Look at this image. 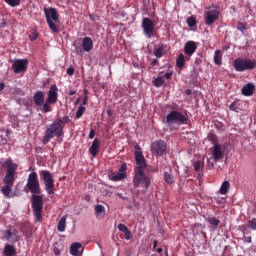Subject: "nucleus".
<instances>
[{
	"mask_svg": "<svg viewBox=\"0 0 256 256\" xmlns=\"http://www.w3.org/2000/svg\"><path fill=\"white\" fill-rule=\"evenodd\" d=\"M135 175H134V187H139V185L145 186V189H149V185H151V179L148 176H145V167L147 164L145 163V156H143V152H141V147L139 145L135 146Z\"/></svg>",
	"mask_w": 256,
	"mask_h": 256,
	"instance_id": "nucleus-1",
	"label": "nucleus"
},
{
	"mask_svg": "<svg viewBox=\"0 0 256 256\" xmlns=\"http://www.w3.org/2000/svg\"><path fill=\"white\" fill-rule=\"evenodd\" d=\"M63 130L59 123L53 122L50 126L46 129L44 138H43V145H47L51 139L54 137H62Z\"/></svg>",
	"mask_w": 256,
	"mask_h": 256,
	"instance_id": "nucleus-2",
	"label": "nucleus"
},
{
	"mask_svg": "<svg viewBox=\"0 0 256 256\" xmlns=\"http://www.w3.org/2000/svg\"><path fill=\"white\" fill-rule=\"evenodd\" d=\"M44 14H45L48 26L50 27L52 33H58L59 28H57V24H55L57 23V21H59V13L57 12V9L45 8Z\"/></svg>",
	"mask_w": 256,
	"mask_h": 256,
	"instance_id": "nucleus-3",
	"label": "nucleus"
},
{
	"mask_svg": "<svg viewBox=\"0 0 256 256\" xmlns=\"http://www.w3.org/2000/svg\"><path fill=\"white\" fill-rule=\"evenodd\" d=\"M39 176L41 181L44 182L45 190L48 195H53L55 193V180H53V175L48 170L39 171Z\"/></svg>",
	"mask_w": 256,
	"mask_h": 256,
	"instance_id": "nucleus-4",
	"label": "nucleus"
},
{
	"mask_svg": "<svg viewBox=\"0 0 256 256\" xmlns=\"http://www.w3.org/2000/svg\"><path fill=\"white\" fill-rule=\"evenodd\" d=\"M235 71L243 73V71H251L255 69L256 63L254 60L247 58H238L233 62Z\"/></svg>",
	"mask_w": 256,
	"mask_h": 256,
	"instance_id": "nucleus-5",
	"label": "nucleus"
},
{
	"mask_svg": "<svg viewBox=\"0 0 256 256\" xmlns=\"http://www.w3.org/2000/svg\"><path fill=\"white\" fill-rule=\"evenodd\" d=\"M26 189H28V191H30V193L33 195H39V193H41V185L39 184L37 172H31L28 175Z\"/></svg>",
	"mask_w": 256,
	"mask_h": 256,
	"instance_id": "nucleus-6",
	"label": "nucleus"
},
{
	"mask_svg": "<svg viewBox=\"0 0 256 256\" xmlns=\"http://www.w3.org/2000/svg\"><path fill=\"white\" fill-rule=\"evenodd\" d=\"M32 208L36 221H41V218L43 217V197H41V195H32Z\"/></svg>",
	"mask_w": 256,
	"mask_h": 256,
	"instance_id": "nucleus-7",
	"label": "nucleus"
},
{
	"mask_svg": "<svg viewBox=\"0 0 256 256\" xmlns=\"http://www.w3.org/2000/svg\"><path fill=\"white\" fill-rule=\"evenodd\" d=\"M167 123H177L178 125H187V116L183 115L181 112L172 111L166 117Z\"/></svg>",
	"mask_w": 256,
	"mask_h": 256,
	"instance_id": "nucleus-8",
	"label": "nucleus"
},
{
	"mask_svg": "<svg viewBox=\"0 0 256 256\" xmlns=\"http://www.w3.org/2000/svg\"><path fill=\"white\" fill-rule=\"evenodd\" d=\"M151 151L153 155L161 157L167 153V143L163 140H158L152 143Z\"/></svg>",
	"mask_w": 256,
	"mask_h": 256,
	"instance_id": "nucleus-9",
	"label": "nucleus"
},
{
	"mask_svg": "<svg viewBox=\"0 0 256 256\" xmlns=\"http://www.w3.org/2000/svg\"><path fill=\"white\" fill-rule=\"evenodd\" d=\"M142 29L143 33L148 39L153 37V33L155 32V23L151 18H143L142 20Z\"/></svg>",
	"mask_w": 256,
	"mask_h": 256,
	"instance_id": "nucleus-10",
	"label": "nucleus"
},
{
	"mask_svg": "<svg viewBox=\"0 0 256 256\" xmlns=\"http://www.w3.org/2000/svg\"><path fill=\"white\" fill-rule=\"evenodd\" d=\"M220 14L221 13L217 8L208 9L207 11H205V23L209 26L213 25V23H215V21L219 19Z\"/></svg>",
	"mask_w": 256,
	"mask_h": 256,
	"instance_id": "nucleus-11",
	"label": "nucleus"
},
{
	"mask_svg": "<svg viewBox=\"0 0 256 256\" xmlns=\"http://www.w3.org/2000/svg\"><path fill=\"white\" fill-rule=\"evenodd\" d=\"M29 65V60L22 59V60H15L12 64V69L14 73H25L27 71V66Z\"/></svg>",
	"mask_w": 256,
	"mask_h": 256,
	"instance_id": "nucleus-12",
	"label": "nucleus"
},
{
	"mask_svg": "<svg viewBox=\"0 0 256 256\" xmlns=\"http://www.w3.org/2000/svg\"><path fill=\"white\" fill-rule=\"evenodd\" d=\"M110 181H123L127 177V166L122 164L119 171L109 174Z\"/></svg>",
	"mask_w": 256,
	"mask_h": 256,
	"instance_id": "nucleus-13",
	"label": "nucleus"
},
{
	"mask_svg": "<svg viewBox=\"0 0 256 256\" xmlns=\"http://www.w3.org/2000/svg\"><path fill=\"white\" fill-rule=\"evenodd\" d=\"M171 77H173V72L168 71L165 73V75H163V72H161L153 81L154 87H162V85H165V79H171Z\"/></svg>",
	"mask_w": 256,
	"mask_h": 256,
	"instance_id": "nucleus-14",
	"label": "nucleus"
},
{
	"mask_svg": "<svg viewBox=\"0 0 256 256\" xmlns=\"http://www.w3.org/2000/svg\"><path fill=\"white\" fill-rule=\"evenodd\" d=\"M59 89L57 88V86L52 85L48 91V98L46 99V101H48V103H52V105H55V103H57V99L59 98Z\"/></svg>",
	"mask_w": 256,
	"mask_h": 256,
	"instance_id": "nucleus-15",
	"label": "nucleus"
},
{
	"mask_svg": "<svg viewBox=\"0 0 256 256\" xmlns=\"http://www.w3.org/2000/svg\"><path fill=\"white\" fill-rule=\"evenodd\" d=\"M224 155H225V151H223V148L221 147V145L214 144L211 159H213V161H219L223 159Z\"/></svg>",
	"mask_w": 256,
	"mask_h": 256,
	"instance_id": "nucleus-16",
	"label": "nucleus"
},
{
	"mask_svg": "<svg viewBox=\"0 0 256 256\" xmlns=\"http://www.w3.org/2000/svg\"><path fill=\"white\" fill-rule=\"evenodd\" d=\"M4 239L10 243H17L19 241V233L17 231L5 230Z\"/></svg>",
	"mask_w": 256,
	"mask_h": 256,
	"instance_id": "nucleus-17",
	"label": "nucleus"
},
{
	"mask_svg": "<svg viewBox=\"0 0 256 256\" xmlns=\"http://www.w3.org/2000/svg\"><path fill=\"white\" fill-rule=\"evenodd\" d=\"M195 51H197V44L193 41L186 42L184 46V53L188 55V57H191Z\"/></svg>",
	"mask_w": 256,
	"mask_h": 256,
	"instance_id": "nucleus-18",
	"label": "nucleus"
},
{
	"mask_svg": "<svg viewBox=\"0 0 256 256\" xmlns=\"http://www.w3.org/2000/svg\"><path fill=\"white\" fill-rule=\"evenodd\" d=\"M34 103L37 107H41L43 106V103H45V92L43 91H37L35 94H34Z\"/></svg>",
	"mask_w": 256,
	"mask_h": 256,
	"instance_id": "nucleus-19",
	"label": "nucleus"
},
{
	"mask_svg": "<svg viewBox=\"0 0 256 256\" xmlns=\"http://www.w3.org/2000/svg\"><path fill=\"white\" fill-rule=\"evenodd\" d=\"M82 49L86 53H89L93 49V39L91 37H85L82 40Z\"/></svg>",
	"mask_w": 256,
	"mask_h": 256,
	"instance_id": "nucleus-20",
	"label": "nucleus"
},
{
	"mask_svg": "<svg viewBox=\"0 0 256 256\" xmlns=\"http://www.w3.org/2000/svg\"><path fill=\"white\" fill-rule=\"evenodd\" d=\"M99 147H101V142L99 141V139L95 138L92 142L91 147L89 148L92 157H97V153H99Z\"/></svg>",
	"mask_w": 256,
	"mask_h": 256,
	"instance_id": "nucleus-21",
	"label": "nucleus"
},
{
	"mask_svg": "<svg viewBox=\"0 0 256 256\" xmlns=\"http://www.w3.org/2000/svg\"><path fill=\"white\" fill-rule=\"evenodd\" d=\"M253 91H255V85L248 83L243 86L242 95H245V97H251V95H253Z\"/></svg>",
	"mask_w": 256,
	"mask_h": 256,
	"instance_id": "nucleus-22",
	"label": "nucleus"
},
{
	"mask_svg": "<svg viewBox=\"0 0 256 256\" xmlns=\"http://www.w3.org/2000/svg\"><path fill=\"white\" fill-rule=\"evenodd\" d=\"M118 230L121 231V233H124L126 241H129L131 237H133L131 231H129V228H127L125 224H118Z\"/></svg>",
	"mask_w": 256,
	"mask_h": 256,
	"instance_id": "nucleus-23",
	"label": "nucleus"
},
{
	"mask_svg": "<svg viewBox=\"0 0 256 256\" xmlns=\"http://www.w3.org/2000/svg\"><path fill=\"white\" fill-rule=\"evenodd\" d=\"M70 253L73 256L81 255V243L75 242L70 246Z\"/></svg>",
	"mask_w": 256,
	"mask_h": 256,
	"instance_id": "nucleus-24",
	"label": "nucleus"
},
{
	"mask_svg": "<svg viewBox=\"0 0 256 256\" xmlns=\"http://www.w3.org/2000/svg\"><path fill=\"white\" fill-rule=\"evenodd\" d=\"M3 253L6 256H13V255H15V253H17V250L15 249V246L5 244Z\"/></svg>",
	"mask_w": 256,
	"mask_h": 256,
	"instance_id": "nucleus-25",
	"label": "nucleus"
},
{
	"mask_svg": "<svg viewBox=\"0 0 256 256\" xmlns=\"http://www.w3.org/2000/svg\"><path fill=\"white\" fill-rule=\"evenodd\" d=\"M5 185H13L15 183V174L11 172H6V176L4 177Z\"/></svg>",
	"mask_w": 256,
	"mask_h": 256,
	"instance_id": "nucleus-26",
	"label": "nucleus"
},
{
	"mask_svg": "<svg viewBox=\"0 0 256 256\" xmlns=\"http://www.w3.org/2000/svg\"><path fill=\"white\" fill-rule=\"evenodd\" d=\"M66 223H67V216H63L60 221L58 222V226H57V230L60 233H64L65 231V227H66Z\"/></svg>",
	"mask_w": 256,
	"mask_h": 256,
	"instance_id": "nucleus-27",
	"label": "nucleus"
},
{
	"mask_svg": "<svg viewBox=\"0 0 256 256\" xmlns=\"http://www.w3.org/2000/svg\"><path fill=\"white\" fill-rule=\"evenodd\" d=\"M155 57L161 58L165 55V46L162 44L154 49Z\"/></svg>",
	"mask_w": 256,
	"mask_h": 256,
	"instance_id": "nucleus-28",
	"label": "nucleus"
},
{
	"mask_svg": "<svg viewBox=\"0 0 256 256\" xmlns=\"http://www.w3.org/2000/svg\"><path fill=\"white\" fill-rule=\"evenodd\" d=\"M229 187H231V185L229 184V181H224L219 189L220 195H227L229 191Z\"/></svg>",
	"mask_w": 256,
	"mask_h": 256,
	"instance_id": "nucleus-29",
	"label": "nucleus"
},
{
	"mask_svg": "<svg viewBox=\"0 0 256 256\" xmlns=\"http://www.w3.org/2000/svg\"><path fill=\"white\" fill-rule=\"evenodd\" d=\"M208 223L210 225H212V229H217V227H219V224L221 223V221L215 217H209Z\"/></svg>",
	"mask_w": 256,
	"mask_h": 256,
	"instance_id": "nucleus-30",
	"label": "nucleus"
},
{
	"mask_svg": "<svg viewBox=\"0 0 256 256\" xmlns=\"http://www.w3.org/2000/svg\"><path fill=\"white\" fill-rule=\"evenodd\" d=\"M221 59H223V55L221 54V50H216L214 54V63L216 65H221Z\"/></svg>",
	"mask_w": 256,
	"mask_h": 256,
	"instance_id": "nucleus-31",
	"label": "nucleus"
},
{
	"mask_svg": "<svg viewBox=\"0 0 256 256\" xmlns=\"http://www.w3.org/2000/svg\"><path fill=\"white\" fill-rule=\"evenodd\" d=\"M176 65L179 67V69H183V67H185V55H179L178 59L176 60Z\"/></svg>",
	"mask_w": 256,
	"mask_h": 256,
	"instance_id": "nucleus-32",
	"label": "nucleus"
},
{
	"mask_svg": "<svg viewBox=\"0 0 256 256\" xmlns=\"http://www.w3.org/2000/svg\"><path fill=\"white\" fill-rule=\"evenodd\" d=\"M7 165V173H12L15 175V171H17V164L6 162Z\"/></svg>",
	"mask_w": 256,
	"mask_h": 256,
	"instance_id": "nucleus-33",
	"label": "nucleus"
},
{
	"mask_svg": "<svg viewBox=\"0 0 256 256\" xmlns=\"http://www.w3.org/2000/svg\"><path fill=\"white\" fill-rule=\"evenodd\" d=\"M51 104H53V102H49V100H46L45 103L42 104L43 113H51Z\"/></svg>",
	"mask_w": 256,
	"mask_h": 256,
	"instance_id": "nucleus-34",
	"label": "nucleus"
},
{
	"mask_svg": "<svg viewBox=\"0 0 256 256\" xmlns=\"http://www.w3.org/2000/svg\"><path fill=\"white\" fill-rule=\"evenodd\" d=\"M1 192L3 193V195L5 197H11L10 193H11V185L10 184H6L4 187H2Z\"/></svg>",
	"mask_w": 256,
	"mask_h": 256,
	"instance_id": "nucleus-35",
	"label": "nucleus"
},
{
	"mask_svg": "<svg viewBox=\"0 0 256 256\" xmlns=\"http://www.w3.org/2000/svg\"><path fill=\"white\" fill-rule=\"evenodd\" d=\"M55 122L59 123V125L62 127V130H63V127H65V125L69 123V116H64L63 118H59Z\"/></svg>",
	"mask_w": 256,
	"mask_h": 256,
	"instance_id": "nucleus-36",
	"label": "nucleus"
},
{
	"mask_svg": "<svg viewBox=\"0 0 256 256\" xmlns=\"http://www.w3.org/2000/svg\"><path fill=\"white\" fill-rule=\"evenodd\" d=\"M164 179L166 183H169L170 185L175 183V180L173 179V175L169 174V172L164 173Z\"/></svg>",
	"mask_w": 256,
	"mask_h": 256,
	"instance_id": "nucleus-37",
	"label": "nucleus"
},
{
	"mask_svg": "<svg viewBox=\"0 0 256 256\" xmlns=\"http://www.w3.org/2000/svg\"><path fill=\"white\" fill-rule=\"evenodd\" d=\"M96 215H105V206L96 205L95 206Z\"/></svg>",
	"mask_w": 256,
	"mask_h": 256,
	"instance_id": "nucleus-38",
	"label": "nucleus"
},
{
	"mask_svg": "<svg viewBox=\"0 0 256 256\" xmlns=\"http://www.w3.org/2000/svg\"><path fill=\"white\" fill-rule=\"evenodd\" d=\"M83 113H85V106L80 105V106L78 107L77 112H76V118H77V119H81V117H83Z\"/></svg>",
	"mask_w": 256,
	"mask_h": 256,
	"instance_id": "nucleus-39",
	"label": "nucleus"
},
{
	"mask_svg": "<svg viewBox=\"0 0 256 256\" xmlns=\"http://www.w3.org/2000/svg\"><path fill=\"white\" fill-rule=\"evenodd\" d=\"M187 25L188 27H195V25H197V20L195 19V17H189L187 19Z\"/></svg>",
	"mask_w": 256,
	"mask_h": 256,
	"instance_id": "nucleus-40",
	"label": "nucleus"
},
{
	"mask_svg": "<svg viewBox=\"0 0 256 256\" xmlns=\"http://www.w3.org/2000/svg\"><path fill=\"white\" fill-rule=\"evenodd\" d=\"M5 2L10 5V7H17L21 0H5Z\"/></svg>",
	"mask_w": 256,
	"mask_h": 256,
	"instance_id": "nucleus-41",
	"label": "nucleus"
},
{
	"mask_svg": "<svg viewBox=\"0 0 256 256\" xmlns=\"http://www.w3.org/2000/svg\"><path fill=\"white\" fill-rule=\"evenodd\" d=\"M248 228L252 229V231H256V218H253L248 222Z\"/></svg>",
	"mask_w": 256,
	"mask_h": 256,
	"instance_id": "nucleus-42",
	"label": "nucleus"
},
{
	"mask_svg": "<svg viewBox=\"0 0 256 256\" xmlns=\"http://www.w3.org/2000/svg\"><path fill=\"white\" fill-rule=\"evenodd\" d=\"M237 29L243 33L247 29V26L243 22H240L237 25Z\"/></svg>",
	"mask_w": 256,
	"mask_h": 256,
	"instance_id": "nucleus-43",
	"label": "nucleus"
},
{
	"mask_svg": "<svg viewBox=\"0 0 256 256\" xmlns=\"http://www.w3.org/2000/svg\"><path fill=\"white\" fill-rule=\"evenodd\" d=\"M193 166L197 173H201V162H194Z\"/></svg>",
	"mask_w": 256,
	"mask_h": 256,
	"instance_id": "nucleus-44",
	"label": "nucleus"
},
{
	"mask_svg": "<svg viewBox=\"0 0 256 256\" xmlns=\"http://www.w3.org/2000/svg\"><path fill=\"white\" fill-rule=\"evenodd\" d=\"M39 37V33L33 32L31 35H29L30 41H35Z\"/></svg>",
	"mask_w": 256,
	"mask_h": 256,
	"instance_id": "nucleus-45",
	"label": "nucleus"
},
{
	"mask_svg": "<svg viewBox=\"0 0 256 256\" xmlns=\"http://www.w3.org/2000/svg\"><path fill=\"white\" fill-rule=\"evenodd\" d=\"M230 111H236L237 109H239V107H237V102H233L230 106H229Z\"/></svg>",
	"mask_w": 256,
	"mask_h": 256,
	"instance_id": "nucleus-46",
	"label": "nucleus"
},
{
	"mask_svg": "<svg viewBox=\"0 0 256 256\" xmlns=\"http://www.w3.org/2000/svg\"><path fill=\"white\" fill-rule=\"evenodd\" d=\"M54 253L55 255H60L61 253V248L57 247V244L54 246Z\"/></svg>",
	"mask_w": 256,
	"mask_h": 256,
	"instance_id": "nucleus-47",
	"label": "nucleus"
},
{
	"mask_svg": "<svg viewBox=\"0 0 256 256\" xmlns=\"http://www.w3.org/2000/svg\"><path fill=\"white\" fill-rule=\"evenodd\" d=\"M73 73H75V69H73V67H69V68L67 69V74H68V75H73Z\"/></svg>",
	"mask_w": 256,
	"mask_h": 256,
	"instance_id": "nucleus-48",
	"label": "nucleus"
},
{
	"mask_svg": "<svg viewBox=\"0 0 256 256\" xmlns=\"http://www.w3.org/2000/svg\"><path fill=\"white\" fill-rule=\"evenodd\" d=\"M95 137V130L91 129L89 133V139H93Z\"/></svg>",
	"mask_w": 256,
	"mask_h": 256,
	"instance_id": "nucleus-49",
	"label": "nucleus"
},
{
	"mask_svg": "<svg viewBox=\"0 0 256 256\" xmlns=\"http://www.w3.org/2000/svg\"><path fill=\"white\" fill-rule=\"evenodd\" d=\"M208 139H210L211 141H213L215 143V141H217V136L216 135H209Z\"/></svg>",
	"mask_w": 256,
	"mask_h": 256,
	"instance_id": "nucleus-50",
	"label": "nucleus"
},
{
	"mask_svg": "<svg viewBox=\"0 0 256 256\" xmlns=\"http://www.w3.org/2000/svg\"><path fill=\"white\" fill-rule=\"evenodd\" d=\"M239 229L243 232V235H245L246 231H247V227H245L244 225L239 226Z\"/></svg>",
	"mask_w": 256,
	"mask_h": 256,
	"instance_id": "nucleus-51",
	"label": "nucleus"
},
{
	"mask_svg": "<svg viewBox=\"0 0 256 256\" xmlns=\"http://www.w3.org/2000/svg\"><path fill=\"white\" fill-rule=\"evenodd\" d=\"M106 113H107L108 117H111V115H113V111L111 109H107Z\"/></svg>",
	"mask_w": 256,
	"mask_h": 256,
	"instance_id": "nucleus-52",
	"label": "nucleus"
},
{
	"mask_svg": "<svg viewBox=\"0 0 256 256\" xmlns=\"http://www.w3.org/2000/svg\"><path fill=\"white\" fill-rule=\"evenodd\" d=\"M245 243H251V236L244 238Z\"/></svg>",
	"mask_w": 256,
	"mask_h": 256,
	"instance_id": "nucleus-53",
	"label": "nucleus"
},
{
	"mask_svg": "<svg viewBox=\"0 0 256 256\" xmlns=\"http://www.w3.org/2000/svg\"><path fill=\"white\" fill-rule=\"evenodd\" d=\"M75 90H69V92H68V95H70V96H73V95H75Z\"/></svg>",
	"mask_w": 256,
	"mask_h": 256,
	"instance_id": "nucleus-54",
	"label": "nucleus"
},
{
	"mask_svg": "<svg viewBox=\"0 0 256 256\" xmlns=\"http://www.w3.org/2000/svg\"><path fill=\"white\" fill-rule=\"evenodd\" d=\"M5 89V84L4 83H0V91H3Z\"/></svg>",
	"mask_w": 256,
	"mask_h": 256,
	"instance_id": "nucleus-55",
	"label": "nucleus"
},
{
	"mask_svg": "<svg viewBox=\"0 0 256 256\" xmlns=\"http://www.w3.org/2000/svg\"><path fill=\"white\" fill-rule=\"evenodd\" d=\"M76 53H77V55H79L81 53V48L80 47H76Z\"/></svg>",
	"mask_w": 256,
	"mask_h": 256,
	"instance_id": "nucleus-56",
	"label": "nucleus"
},
{
	"mask_svg": "<svg viewBox=\"0 0 256 256\" xmlns=\"http://www.w3.org/2000/svg\"><path fill=\"white\" fill-rule=\"evenodd\" d=\"M0 143H1V145H6L7 144V139H2V141Z\"/></svg>",
	"mask_w": 256,
	"mask_h": 256,
	"instance_id": "nucleus-57",
	"label": "nucleus"
},
{
	"mask_svg": "<svg viewBox=\"0 0 256 256\" xmlns=\"http://www.w3.org/2000/svg\"><path fill=\"white\" fill-rule=\"evenodd\" d=\"M87 101H88L87 96H85L84 99H83V105H87Z\"/></svg>",
	"mask_w": 256,
	"mask_h": 256,
	"instance_id": "nucleus-58",
	"label": "nucleus"
},
{
	"mask_svg": "<svg viewBox=\"0 0 256 256\" xmlns=\"http://www.w3.org/2000/svg\"><path fill=\"white\" fill-rule=\"evenodd\" d=\"M157 63H158V60H157V59H153V60H152V64H153V65H157Z\"/></svg>",
	"mask_w": 256,
	"mask_h": 256,
	"instance_id": "nucleus-59",
	"label": "nucleus"
},
{
	"mask_svg": "<svg viewBox=\"0 0 256 256\" xmlns=\"http://www.w3.org/2000/svg\"><path fill=\"white\" fill-rule=\"evenodd\" d=\"M157 253H163V248H158Z\"/></svg>",
	"mask_w": 256,
	"mask_h": 256,
	"instance_id": "nucleus-60",
	"label": "nucleus"
},
{
	"mask_svg": "<svg viewBox=\"0 0 256 256\" xmlns=\"http://www.w3.org/2000/svg\"><path fill=\"white\" fill-rule=\"evenodd\" d=\"M187 95H191V90H186Z\"/></svg>",
	"mask_w": 256,
	"mask_h": 256,
	"instance_id": "nucleus-61",
	"label": "nucleus"
},
{
	"mask_svg": "<svg viewBox=\"0 0 256 256\" xmlns=\"http://www.w3.org/2000/svg\"><path fill=\"white\" fill-rule=\"evenodd\" d=\"M90 19H91L92 21H95V17H94L93 15H90Z\"/></svg>",
	"mask_w": 256,
	"mask_h": 256,
	"instance_id": "nucleus-62",
	"label": "nucleus"
},
{
	"mask_svg": "<svg viewBox=\"0 0 256 256\" xmlns=\"http://www.w3.org/2000/svg\"><path fill=\"white\" fill-rule=\"evenodd\" d=\"M153 247H154V249H155V247H157V241H154Z\"/></svg>",
	"mask_w": 256,
	"mask_h": 256,
	"instance_id": "nucleus-63",
	"label": "nucleus"
},
{
	"mask_svg": "<svg viewBox=\"0 0 256 256\" xmlns=\"http://www.w3.org/2000/svg\"><path fill=\"white\" fill-rule=\"evenodd\" d=\"M118 197H122V195H121V194H118Z\"/></svg>",
	"mask_w": 256,
	"mask_h": 256,
	"instance_id": "nucleus-64",
	"label": "nucleus"
}]
</instances>
